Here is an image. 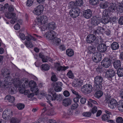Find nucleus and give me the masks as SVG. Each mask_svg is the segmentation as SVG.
<instances>
[{"mask_svg": "<svg viewBox=\"0 0 123 123\" xmlns=\"http://www.w3.org/2000/svg\"><path fill=\"white\" fill-rule=\"evenodd\" d=\"M25 39L27 40V41H30L31 40H33L34 41L35 40L34 37L30 35L26 36L25 37Z\"/></svg>", "mask_w": 123, "mask_h": 123, "instance_id": "nucleus-45", "label": "nucleus"}, {"mask_svg": "<svg viewBox=\"0 0 123 123\" xmlns=\"http://www.w3.org/2000/svg\"><path fill=\"white\" fill-rule=\"evenodd\" d=\"M80 10L78 7H74L72 8L69 12L70 16L73 18H76L80 15Z\"/></svg>", "mask_w": 123, "mask_h": 123, "instance_id": "nucleus-5", "label": "nucleus"}, {"mask_svg": "<svg viewBox=\"0 0 123 123\" xmlns=\"http://www.w3.org/2000/svg\"><path fill=\"white\" fill-rule=\"evenodd\" d=\"M106 74H107L106 75V77L110 79H112L115 76L116 74L114 70L112 69H108L106 72Z\"/></svg>", "mask_w": 123, "mask_h": 123, "instance_id": "nucleus-15", "label": "nucleus"}, {"mask_svg": "<svg viewBox=\"0 0 123 123\" xmlns=\"http://www.w3.org/2000/svg\"><path fill=\"white\" fill-rule=\"evenodd\" d=\"M19 37L21 39L23 40H24L25 39V35L23 33H21L19 34Z\"/></svg>", "mask_w": 123, "mask_h": 123, "instance_id": "nucleus-58", "label": "nucleus"}, {"mask_svg": "<svg viewBox=\"0 0 123 123\" xmlns=\"http://www.w3.org/2000/svg\"><path fill=\"white\" fill-rule=\"evenodd\" d=\"M108 3L107 1H105L100 3V6L101 8L104 9L107 8L108 6Z\"/></svg>", "mask_w": 123, "mask_h": 123, "instance_id": "nucleus-37", "label": "nucleus"}, {"mask_svg": "<svg viewBox=\"0 0 123 123\" xmlns=\"http://www.w3.org/2000/svg\"><path fill=\"white\" fill-rule=\"evenodd\" d=\"M69 5L72 8H73L76 7V6H77V4L76 2L71 1L69 2Z\"/></svg>", "mask_w": 123, "mask_h": 123, "instance_id": "nucleus-42", "label": "nucleus"}, {"mask_svg": "<svg viewBox=\"0 0 123 123\" xmlns=\"http://www.w3.org/2000/svg\"><path fill=\"white\" fill-rule=\"evenodd\" d=\"M52 96L53 98V100H56L60 102L63 99V96L61 94H57L55 93H52Z\"/></svg>", "mask_w": 123, "mask_h": 123, "instance_id": "nucleus-19", "label": "nucleus"}, {"mask_svg": "<svg viewBox=\"0 0 123 123\" xmlns=\"http://www.w3.org/2000/svg\"><path fill=\"white\" fill-rule=\"evenodd\" d=\"M117 107L119 110L123 111V100L120 101L118 103Z\"/></svg>", "mask_w": 123, "mask_h": 123, "instance_id": "nucleus-32", "label": "nucleus"}, {"mask_svg": "<svg viewBox=\"0 0 123 123\" xmlns=\"http://www.w3.org/2000/svg\"><path fill=\"white\" fill-rule=\"evenodd\" d=\"M43 6L42 5H40L34 8L33 12L36 15H39L43 12Z\"/></svg>", "mask_w": 123, "mask_h": 123, "instance_id": "nucleus-10", "label": "nucleus"}, {"mask_svg": "<svg viewBox=\"0 0 123 123\" xmlns=\"http://www.w3.org/2000/svg\"><path fill=\"white\" fill-rule=\"evenodd\" d=\"M111 11L109 9H105L103 11V15L104 16H109L111 13Z\"/></svg>", "mask_w": 123, "mask_h": 123, "instance_id": "nucleus-39", "label": "nucleus"}, {"mask_svg": "<svg viewBox=\"0 0 123 123\" xmlns=\"http://www.w3.org/2000/svg\"><path fill=\"white\" fill-rule=\"evenodd\" d=\"M57 35L56 32L52 30L47 32L46 33V36L48 40H52Z\"/></svg>", "mask_w": 123, "mask_h": 123, "instance_id": "nucleus-11", "label": "nucleus"}, {"mask_svg": "<svg viewBox=\"0 0 123 123\" xmlns=\"http://www.w3.org/2000/svg\"><path fill=\"white\" fill-rule=\"evenodd\" d=\"M92 85L89 84L84 85L81 88L82 92L86 94L89 93L92 91Z\"/></svg>", "mask_w": 123, "mask_h": 123, "instance_id": "nucleus-6", "label": "nucleus"}, {"mask_svg": "<svg viewBox=\"0 0 123 123\" xmlns=\"http://www.w3.org/2000/svg\"><path fill=\"white\" fill-rule=\"evenodd\" d=\"M24 83L23 82V84L22 85H23V86H25V88L28 86H29V82H28V81L27 80H25L24 82Z\"/></svg>", "mask_w": 123, "mask_h": 123, "instance_id": "nucleus-61", "label": "nucleus"}, {"mask_svg": "<svg viewBox=\"0 0 123 123\" xmlns=\"http://www.w3.org/2000/svg\"><path fill=\"white\" fill-rule=\"evenodd\" d=\"M71 99L68 98H66L62 101V104L64 106L67 107L70 105L71 104Z\"/></svg>", "mask_w": 123, "mask_h": 123, "instance_id": "nucleus-23", "label": "nucleus"}, {"mask_svg": "<svg viewBox=\"0 0 123 123\" xmlns=\"http://www.w3.org/2000/svg\"><path fill=\"white\" fill-rule=\"evenodd\" d=\"M95 50V48L93 47L88 46L87 48V51L88 54H91L94 53Z\"/></svg>", "mask_w": 123, "mask_h": 123, "instance_id": "nucleus-28", "label": "nucleus"}, {"mask_svg": "<svg viewBox=\"0 0 123 123\" xmlns=\"http://www.w3.org/2000/svg\"><path fill=\"white\" fill-rule=\"evenodd\" d=\"M37 20L38 24L40 25L43 24H45L47 21L48 18L46 16L42 15L38 18Z\"/></svg>", "mask_w": 123, "mask_h": 123, "instance_id": "nucleus-12", "label": "nucleus"}, {"mask_svg": "<svg viewBox=\"0 0 123 123\" xmlns=\"http://www.w3.org/2000/svg\"><path fill=\"white\" fill-rule=\"evenodd\" d=\"M77 6H81L83 5V2L82 0H78L76 1Z\"/></svg>", "mask_w": 123, "mask_h": 123, "instance_id": "nucleus-46", "label": "nucleus"}, {"mask_svg": "<svg viewBox=\"0 0 123 123\" xmlns=\"http://www.w3.org/2000/svg\"><path fill=\"white\" fill-rule=\"evenodd\" d=\"M80 81H74L72 83V86L74 87H78L80 86Z\"/></svg>", "mask_w": 123, "mask_h": 123, "instance_id": "nucleus-48", "label": "nucleus"}, {"mask_svg": "<svg viewBox=\"0 0 123 123\" xmlns=\"http://www.w3.org/2000/svg\"><path fill=\"white\" fill-rule=\"evenodd\" d=\"M119 23L121 25H123V16L121 17L118 20Z\"/></svg>", "mask_w": 123, "mask_h": 123, "instance_id": "nucleus-59", "label": "nucleus"}, {"mask_svg": "<svg viewBox=\"0 0 123 123\" xmlns=\"http://www.w3.org/2000/svg\"><path fill=\"white\" fill-rule=\"evenodd\" d=\"M97 110V108L96 106L94 107L92 109L91 112H84L82 114L83 115H91L92 113L94 114L96 113Z\"/></svg>", "mask_w": 123, "mask_h": 123, "instance_id": "nucleus-22", "label": "nucleus"}, {"mask_svg": "<svg viewBox=\"0 0 123 123\" xmlns=\"http://www.w3.org/2000/svg\"><path fill=\"white\" fill-rule=\"evenodd\" d=\"M51 80L52 81H56L58 80V79L55 75H53L51 77Z\"/></svg>", "mask_w": 123, "mask_h": 123, "instance_id": "nucleus-55", "label": "nucleus"}, {"mask_svg": "<svg viewBox=\"0 0 123 123\" xmlns=\"http://www.w3.org/2000/svg\"><path fill=\"white\" fill-rule=\"evenodd\" d=\"M110 116H102L101 118L103 121H106L110 118Z\"/></svg>", "mask_w": 123, "mask_h": 123, "instance_id": "nucleus-52", "label": "nucleus"}, {"mask_svg": "<svg viewBox=\"0 0 123 123\" xmlns=\"http://www.w3.org/2000/svg\"><path fill=\"white\" fill-rule=\"evenodd\" d=\"M52 40V43L54 45L58 46L60 44L61 40L59 38L55 37Z\"/></svg>", "mask_w": 123, "mask_h": 123, "instance_id": "nucleus-27", "label": "nucleus"}, {"mask_svg": "<svg viewBox=\"0 0 123 123\" xmlns=\"http://www.w3.org/2000/svg\"><path fill=\"white\" fill-rule=\"evenodd\" d=\"M100 23V20L98 17H97L96 16H94L91 19V24L95 26L97 25Z\"/></svg>", "mask_w": 123, "mask_h": 123, "instance_id": "nucleus-18", "label": "nucleus"}, {"mask_svg": "<svg viewBox=\"0 0 123 123\" xmlns=\"http://www.w3.org/2000/svg\"><path fill=\"white\" fill-rule=\"evenodd\" d=\"M105 101L106 103H109V106L112 109L116 107L118 104V103L115 99L110 96L106 97Z\"/></svg>", "mask_w": 123, "mask_h": 123, "instance_id": "nucleus-2", "label": "nucleus"}, {"mask_svg": "<svg viewBox=\"0 0 123 123\" xmlns=\"http://www.w3.org/2000/svg\"><path fill=\"white\" fill-rule=\"evenodd\" d=\"M25 87L23 86V85H22L21 86H20L18 88V90L20 93H24L26 90L25 89Z\"/></svg>", "mask_w": 123, "mask_h": 123, "instance_id": "nucleus-41", "label": "nucleus"}, {"mask_svg": "<svg viewBox=\"0 0 123 123\" xmlns=\"http://www.w3.org/2000/svg\"><path fill=\"white\" fill-rule=\"evenodd\" d=\"M110 47L113 50H116L119 48V44L117 42H114L111 44Z\"/></svg>", "mask_w": 123, "mask_h": 123, "instance_id": "nucleus-25", "label": "nucleus"}, {"mask_svg": "<svg viewBox=\"0 0 123 123\" xmlns=\"http://www.w3.org/2000/svg\"><path fill=\"white\" fill-rule=\"evenodd\" d=\"M104 81L101 76L98 75L94 78V88L95 90H101L103 88Z\"/></svg>", "mask_w": 123, "mask_h": 123, "instance_id": "nucleus-1", "label": "nucleus"}, {"mask_svg": "<svg viewBox=\"0 0 123 123\" xmlns=\"http://www.w3.org/2000/svg\"><path fill=\"white\" fill-rule=\"evenodd\" d=\"M66 52L67 55L69 57L72 56L74 54V51L71 49H67L66 51Z\"/></svg>", "mask_w": 123, "mask_h": 123, "instance_id": "nucleus-33", "label": "nucleus"}, {"mask_svg": "<svg viewBox=\"0 0 123 123\" xmlns=\"http://www.w3.org/2000/svg\"><path fill=\"white\" fill-rule=\"evenodd\" d=\"M96 90L97 91L96 92L95 96V97L99 98L103 95V93L100 90Z\"/></svg>", "mask_w": 123, "mask_h": 123, "instance_id": "nucleus-31", "label": "nucleus"}, {"mask_svg": "<svg viewBox=\"0 0 123 123\" xmlns=\"http://www.w3.org/2000/svg\"><path fill=\"white\" fill-rule=\"evenodd\" d=\"M118 70L117 71V73L118 76L119 77H122L123 76V68H120L118 69Z\"/></svg>", "mask_w": 123, "mask_h": 123, "instance_id": "nucleus-36", "label": "nucleus"}, {"mask_svg": "<svg viewBox=\"0 0 123 123\" xmlns=\"http://www.w3.org/2000/svg\"><path fill=\"white\" fill-rule=\"evenodd\" d=\"M29 86L31 87V91L33 93H37L38 91L37 86L35 82L33 80H31L29 81Z\"/></svg>", "mask_w": 123, "mask_h": 123, "instance_id": "nucleus-7", "label": "nucleus"}, {"mask_svg": "<svg viewBox=\"0 0 123 123\" xmlns=\"http://www.w3.org/2000/svg\"><path fill=\"white\" fill-rule=\"evenodd\" d=\"M56 26L55 23L52 22L48 23L46 26L47 29L49 30L54 29L56 28Z\"/></svg>", "mask_w": 123, "mask_h": 123, "instance_id": "nucleus-24", "label": "nucleus"}, {"mask_svg": "<svg viewBox=\"0 0 123 123\" xmlns=\"http://www.w3.org/2000/svg\"><path fill=\"white\" fill-rule=\"evenodd\" d=\"M90 2L93 5H95L98 3V0H90Z\"/></svg>", "mask_w": 123, "mask_h": 123, "instance_id": "nucleus-54", "label": "nucleus"}, {"mask_svg": "<svg viewBox=\"0 0 123 123\" xmlns=\"http://www.w3.org/2000/svg\"><path fill=\"white\" fill-rule=\"evenodd\" d=\"M55 66L57 70L59 71H65L68 68V66L65 67L61 66L59 63H56L55 64Z\"/></svg>", "mask_w": 123, "mask_h": 123, "instance_id": "nucleus-17", "label": "nucleus"}, {"mask_svg": "<svg viewBox=\"0 0 123 123\" xmlns=\"http://www.w3.org/2000/svg\"><path fill=\"white\" fill-rule=\"evenodd\" d=\"M115 59V58L114 57H110V58H105L101 62V65L103 67L108 68L111 64V60H114Z\"/></svg>", "mask_w": 123, "mask_h": 123, "instance_id": "nucleus-3", "label": "nucleus"}, {"mask_svg": "<svg viewBox=\"0 0 123 123\" xmlns=\"http://www.w3.org/2000/svg\"><path fill=\"white\" fill-rule=\"evenodd\" d=\"M4 99L8 100L10 102L12 103L14 102L15 98L14 97L11 96L10 95H8L6 96Z\"/></svg>", "mask_w": 123, "mask_h": 123, "instance_id": "nucleus-26", "label": "nucleus"}, {"mask_svg": "<svg viewBox=\"0 0 123 123\" xmlns=\"http://www.w3.org/2000/svg\"><path fill=\"white\" fill-rule=\"evenodd\" d=\"M114 61L113 63L114 68L116 69L119 68L121 65V61L119 60H114Z\"/></svg>", "mask_w": 123, "mask_h": 123, "instance_id": "nucleus-20", "label": "nucleus"}, {"mask_svg": "<svg viewBox=\"0 0 123 123\" xmlns=\"http://www.w3.org/2000/svg\"><path fill=\"white\" fill-rule=\"evenodd\" d=\"M9 77L8 76H7L5 78L4 80V87L5 88H7L9 87V93L11 94H14L16 92L13 86H10L9 85V82L8 78Z\"/></svg>", "mask_w": 123, "mask_h": 123, "instance_id": "nucleus-4", "label": "nucleus"}, {"mask_svg": "<svg viewBox=\"0 0 123 123\" xmlns=\"http://www.w3.org/2000/svg\"><path fill=\"white\" fill-rule=\"evenodd\" d=\"M11 116H2L3 118L5 120H9L10 119Z\"/></svg>", "mask_w": 123, "mask_h": 123, "instance_id": "nucleus-62", "label": "nucleus"}, {"mask_svg": "<svg viewBox=\"0 0 123 123\" xmlns=\"http://www.w3.org/2000/svg\"><path fill=\"white\" fill-rule=\"evenodd\" d=\"M117 6L115 3H111L110 4L109 9L112 12H114L117 11Z\"/></svg>", "mask_w": 123, "mask_h": 123, "instance_id": "nucleus-21", "label": "nucleus"}, {"mask_svg": "<svg viewBox=\"0 0 123 123\" xmlns=\"http://www.w3.org/2000/svg\"><path fill=\"white\" fill-rule=\"evenodd\" d=\"M78 106L79 105L77 103H75L71 106V108L72 110L75 109L77 108Z\"/></svg>", "mask_w": 123, "mask_h": 123, "instance_id": "nucleus-50", "label": "nucleus"}, {"mask_svg": "<svg viewBox=\"0 0 123 123\" xmlns=\"http://www.w3.org/2000/svg\"><path fill=\"white\" fill-rule=\"evenodd\" d=\"M111 19L109 16H104V18L102 20V22L105 24H106L108 23L110 21L111 22Z\"/></svg>", "mask_w": 123, "mask_h": 123, "instance_id": "nucleus-30", "label": "nucleus"}, {"mask_svg": "<svg viewBox=\"0 0 123 123\" xmlns=\"http://www.w3.org/2000/svg\"><path fill=\"white\" fill-rule=\"evenodd\" d=\"M46 97L47 99L50 101L53 100V97H52L49 94H46Z\"/></svg>", "mask_w": 123, "mask_h": 123, "instance_id": "nucleus-47", "label": "nucleus"}, {"mask_svg": "<svg viewBox=\"0 0 123 123\" xmlns=\"http://www.w3.org/2000/svg\"><path fill=\"white\" fill-rule=\"evenodd\" d=\"M25 43L26 46L27 47L31 48L33 47V45L31 42L25 41Z\"/></svg>", "mask_w": 123, "mask_h": 123, "instance_id": "nucleus-40", "label": "nucleus"}, {"mask_svg": "<svg viewBox=\"0 0 123 123\" xmlns=\"http://www.w3.org/2000/svg\"><path fill=\"white\" fill-rule=\"evenodd\" d=\"M24 81V79H22L21 81L18 80L16 82H14V85L16 87L19 88L22 86L23 82Z\"/></svg>", "mask_w": 123, "mask_h": 123, "instance_id": "nucleus-29", "label": "nucleus"}, {"mask_svg": "<svg viewBox=\"0 0 123 123\" xmlns=\"http://www.w3.org/2000/svg\"><path fill=\"white\" fill-rule=\"evenodd\" d=\"M63 94L64 96L66 97H68L70 95L69 92L67 90H65L63 92Z\"/></svg>", "mask_w": 123, "mask_h": 123, "instance_id": "nucleus-57", "label": "nucleus"}, {"mask_svg": "<svg viewBox=\"0 0 123 123\" xmlns=\"http://www.w3.org/2000/svg\"><path fill=\"white\" fill-rule=\"evenodd\" d=\"M67 76L69 78L73 79L74 77V75L71 70L69 71L67 74Z\"/></svg>", "mask_w": 123, "mask_h": 123, "instance_id": "nucleus-49", "label": "nucleus"}, {"mask_svg": "<svg viewBox=\"0 0 123 123\" xmlns=\"http://www.w3.org/2000/svg\"><path fill=\"white\" fill-rule=\"evenodd\" d=\"M101 55L99 52H96L93 54L92 58L93 61L96 63L99 62L101 59Z\"/></svg>", "mask_w": 123, "mask_h": 123, "instance_id": "nucleus-8", "label": "nucleus"}, {"mask_svg": "<svg viewBox=\"0 0 123 123\" xmlns=\"http://www.w3.org/2000/svg\"><path fill=\"white\" fill-rule=\"evenodd\" d=\"M33 3V0H28L26 2V5L27 6H30Z\"/></svg>", "mask_w": 123, "mask_h": 123, "instance_id": "nucleus-51", "label": "nucleus"}, {"mask_svg": "<svg viewBox=\"0 0 123 123\" xmlns=\"http://www.w3.org/2000/svg\"><path fill=\"white\" fill-rule=\"evenodd\" d=\"M86 101V99L85 98H82L80 99V102L82 104H85Z\"/></svg>", "mask_w": 123, "mask_h": 123, "instance_id": "nucleus-60", "label": "nucleus"}, {"mask_svg": "<svg viewBox=\"0 0 123 123\" xmlns=\"http://www.w3.org/2000/svg\"><path fill=\"white\" fill-rule=\"evenodd\" d=\"M48 123H57V121H56L55 120L50 119L48 120Z\"/></svg>", "mask_w": 123, "mask_h": 123, "instance_id": "nucleus-64", "label": "nucleus"}, {"mask_svg": "<svg viewBox=\"0 0 123 123\" xmlns=\"http://www.w3.org/2000/svg\"><path fill=\"white\" fill-rule=\"evenodd\" d=\"M96 39V36L94 34H90L87 36L86 40L87 43H93Z\"/></svg>", "mask_w": 123, "mask_h": 123, "instance_id": "nucleus-14", "label": "nucleus"}, {"mask_svg": "<svg viewBox=\"0 0 123 123\" xmlns=\"http://www.w3.org/2000/svg\"><path fill=\"white\" fill-rule=\"evenodd\" d=\"M15 13H7L5 14V16L7 18L10 19L12 18L10 21V23L12 24L14 23L16 20V18L15 17Z\"/></svg>", "mask_w": 123, "mask_h": 123, "instance_id": "nucleus-9", "label": "nucleus"}, {"mask_svg": "<svg viewBox=\"0 0 123 123\" xmlns=\"http://www.w3.org/2000/svg\"><path fill=\"white\" fill-rule=\"evenodd\" d=\"M25 105L23 104L19 103L17 105V107L19 110H21L25 107Z\"/></svg>", "mask_w": 123, "mask_h": 123, "instance_id": "nucleus-43", "label": "nucleus"}, {"mask_svg": "<svg viewBox=\"0 0 123 123\" xmlns=\"http://www.w3.org/2000/svg\"><path fill=\"white\" fill-rule=\"evenodd\" d=\"M62 89V88L57 85H56L54 88L55 90L57 92L61 91Z\"/></svg>", "mask_w": 123, "mask_h": 123, "instance_id": "nucleus-56", "label": "nucleus"}, {"mask_svg": "<svg viewBox=\"0 0 123 123\" xmlns=\"http://www.w3.org/2000/svg\"><path fill=\"white\" fill-rule=\"evenodd\" d=\"M83 17L85 18H90L92 15V12L90 9L85 10L83 11Z\"/></svg>", "mask_w": 123, "mask_h": 123, "instance_id": "nucleus-13", "label": "nucleus"}, {"mask_svg": "<svg viewBox=\"0 0 123 123\" xmlns=\"http://www.w3.org/2000/svg\"><path fill=\"white\" fill-rule=\"evenodd\" d=\"M41 67L42 69L45 71L48 70L50 68L49 65L46 64H43L42 65Z\"/></svg>", "mask_w": 123, "mask_h": 123, "instance_id": "nucleus-38", "label": "nucleus"}, {"mask_svg": "<svg viewBox=\"0 0 123 123\" xmlns=\"http://www.w3.org/2000/svg\"><path fill=\"white\" fill-rule=\"evenodd\" d=\"M1 72L2 75L4 76L9 75L10 74L9 70L7 69H3Z\"/></svg>", "mask_w": 123, "mask_h": 123, "instance_id": "nucleus-34", "label": "nucleus"}, {"mask_svg": "<svg viewBox=\"0 0 123 123\" xmlns=\"http://www.w3.org/2000/svg\"><path fill=\"white\" fill-rule=\"evenodd\" d=\"M116 121V122L117 123H123V119L122 117H119L117 118Z\"/></svg>", "mask_w": 123, "mask_h": 123, "instance_id": "nucleus-53", "label": "nucleus"}, {"mask_svg": "<svg viewBox=\"0 0 123 123\" xmlns=\"http://www.w3.org/2000/svg\"><path fill=\"white\" fill-rule=\"evenodd\" d=\"M117 11L119 12L120 13L123 12V6L122 5H120L118 6H117Z\"/></svg>", "mask_w": 123, "mask_h": 123, "instance_id": "nucleus-44", "label": "nucleus"}, {"mask_svg": "<svg viewBox=\"0 0 123 123\" xmlns=\"http://www.w3.org/2000/svg\"><path fill=\"white\" fill-rule=\"evenodd\" d=\"M10 120V123H19L20 121L19 119L15 117H12Z\"/></svg>", "mask_w": 123, "mask_h": 123, "instance_id": "nucleus-35", "label": "nucleus"}, {"mask_svg": "<svg viewBox=\"0 0 123 123\" xmlns=\"http://www.w3.org/2000/svg\"><path fill=\"white\" fill-rule=\"evenodd\" d=\"M105 33L107 35L109 36L110 35L111 31L109 29H107L105 31Z\"/></svg>", "mask_w": 123, "mask_h": 123, "instance_id": "nucleus-63", "label": "nucleus"}, {"mask_svg": "<svg viewBox=\"0 0 123 123\" xmlns=\"http://www.w3.org/2000/svg\"><path fill=\"white\" fill-rule=\"evenodd\" d=\"M107 47L105 44L101 43L99 44L98 47V49L99 52L104 53L106 50Z\"/></svg>", "mask_w": 123, "mask_h": 123, "instance_id": "nucleus-16", "label": "nucleus"}]
</instances>
